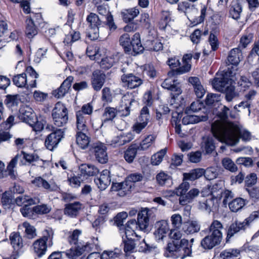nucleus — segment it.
<instances>
[{"label":"nucleus","instance_id":"nucleus-23","mask_svg":"<svg viewBox=\"0 0 259 259\" xmlns=\"http://www.w3.org/2000/svg\"><path fill=\"white\" fill-rule=\"evenodd\" d=\"M26 27L25 32L26 36L29 38H32L38 33L37 25L39 22H35L34 20L31 17L27 18L26 20Z\"/></svg>","mask_w":259,"mask_h":259},{"label":"nucleus","instance_id":"nucleus-53","mask_svg":"<svg viewBox=\"0 0 259 259\" xmlns=\"http://www.w3.org/2000/svg\"><path fill=\"white\" fill-rule=\"evenodd\" d=\"M143 176L142 174L139 173H133L128 175L125 179V181L127 182V184L132 186V188L134 186V183L140 182L143 180Z\"/></svg>","mask_w":259,"mask_h":259},{"label":"nucleus","instance_id":"nucleus-12","mask_svg":"<svg viewBox=\"0 0 259 259\" xmlns=\"http://www.w3.org/2000/svg\"><path fill=\"white\" fill-rule=\"evenodd\" d=\"M121 80L124 86L127 87L128 89H130L137 88L143 83V80L140 77L133 73L123 74L121 76Z\"/></svg>","mask_w":259,"mask_h":259},{"label":"nucleus","instance_id":"nucleus-10","mask_svg":"<svg viewBox=\"0 0 259 259\" xmlns=\"http://www.w3.org/2000/svg\"><path fill=\"white\" fill-rule=\"evenodd\" d=\"M86 20L89 28L88 36L91 40L97 39L99 37L100 28L104 27L105 23L102 21L99 16L94 13H91L87 16Z\"/></svg>","mask_w":259,"mask_h":259},{"label":"nucleus","instance_id":"nucleus-18","mask_svg":"<svg viewBox=\"0 0 259 259\" xmlns=\"http://www.w3.org/2000/svg\"><path fill=\"white\" fill-rule=\"evenodd\" d=\"M94 149L97 160L102 164L107 162L108 158L106 146L101 143H96Z\"/></svg>","mask_w":259,"mask_h":259},{"label":"nucleus","instance_id":"nucleus-19","mask_svg":"<svg viewBox=\"0 0 259 259\" xmlns=\"http://www.w3.org/2000/svg\"><path fill=\"white\" fill-rule=\"evenodd\" d=\"M82 204L79 201L69 203L65 205L64 213L70 218H76L81 210Z\"/></svg>","mask_w":259,"mask_h":259},{"label":"nucleus","instance_id":"nucleus-32","mask_svg":"<svg viewBox=\"0 0 259 259\" xmlns=\"http://www.w3.org/2000/svg\"><path fill=\"white\" fill-rule=\"evenodd\" d=\"M135 100L133 98L132 94H129L127 93L124 95L122 99V103L124 104V110H122L121 115L123 116H127L130 114V106L132 103L135 102Z\"/></svg>","mask_w":259,"mask_h":259},{"label":"nucleus","instance_id":"nucleus-58","mask_svg":"<svg viewBox=\"0 0 259 259\" xmlns=\"http://www.w3.org/2000/svg\"><path fill=\"white\" fill-rule=\"evenodd\" d=\"M115 62L116 61L113 57H107L102 59L100 62V66L103 69H108L111 68Z\"/></svg>","mask_w":259,"mask_h":259},{"label":"nucleus","instance_id":"nucleus-30","mask_svg":"<svg viewBox=\"0 0 259 259\" xmlns=\"http://www.w3.org/2000/svg\"><path fill=\"white\" fill-rule=\"evenodd\" d=\"M199 194V191L197 189H192L185 195H182L179 198V203L182 205H185L190 203Z\"/></svg>","mask_w":259,"mask_h":259},{"label":"nucleus","instance_id":"nucleus-9","mask_svg":"<svg viewBox=\"0 0 259 259\" xmlns=\"http://www.w3.org/2000/svg\"><path fill=\"white\" fill-rule=\"evenodd\" d=\"M52 117L55 127L66 128L68 121V112L64 104L57 102L52 110Z\"/></svg>","mask_w":259,"mask_h":259},{"label":"nucleus","instance_id":"nucleus-5","mask_svg":"<svg viewBox=\"0 0 259 259\" xmlns=\"http://www.w3.org/2000/svg\"><path fill=\"white\" fill-rule=\"evenodd\" d=\"M99 173V169L92 164H81L79 166V173L69 179L71 184L74 187H78L81 183L87 181L91 177L96 176Z\"/></svg>","mask_w":259,"mask_h":259},{"label":"nucleus","instance_id":"nucleus-29","mask_svg":"<svg viewBox=\"0 0 259 259\" xmlns=\"http://www.w3.org/2000/svg\"><path fill=\"white\" fill-rule=\"evenodd\" d=\"M139 13V9L137 7H134L124 10L121 14L123 21L128 22L134 21V18L137 17Z\"/></svg>","mask_w":259,"mask_h":259},{"label":"nucleus","instance_id":"nucleus-48","mask_svg":"<svg viewBox=\"0 0 259 259\" xmlns=\"http://www.w3.org/2000/svg\"><path fill=\"white\" fill-rule=\"evenodd\" d=\"M102 254L103 259H121L122 256L121 249L117 248L113 251H105Z\"/></svg>","mask_w":259,"mask_h":259},{"label":"nucleus","instance_id":"nucleus-47","mask_svg":"<svg viewBox=\"0 0 259 259\" xmlns=\"http://www.w3.org/2000/svg\"><path fill=\"white\" fill-rule=\"evenodd\" d=\"M13 83L19 88L25 87L27 84V76L25 73L14 76L12 78Z\"/></svg>","mask_w":259,"mask_h":259},{"label":"nucleus","instance_id":"nucleus-57","mask_svg":"<svg viewBox=\"0 0 259 259\" xmlns=\"http://www.w3.org/2000/svg\"><path fill=\"white\" fill-rule=\"evenodd\" d=\"M34 212L39 214H47L51 211V207L47 204L37 205L33 207Z\"/></svg>","mask_w":259,"mask_h":259},{"label":"nucleus","instance_id":"nucleus-61","mask_svg":"<svg viewBox=\"0 0 259 259\" xmlns=\"http://www.w3.org/2000/svg\"><path fill=\"white\" fill-rule=\"evenodd\" d=\"M1 200L2 205L5 208H10L12 204V198L11 193L7 192L4 193Z\"/></svg>","mask_w":259,"mask_h":259},{"label":"nucleus","instance_id":"nucleus-2","mask_svg":"<svg viewBox=\"0 0 259 259\" xmlns=\"http://www.w3.org/2000/svg\"><path fill=\"white\" fill-rule=\"evenodd\" d=\"M81 231L76 229L68 237V241L70 244L73 245L69 249L63 251L65 255L69 259H75L85 252H89L91 250L92 244L78 241V237Z\"/></svg>","mask_w":259,"mask_h":259},{"label":"nucleus","instance_id":"nucleus-33","mask_svg":"<svg viewBox=\"0 0 259 259\" xmlns=\"http://www.w3.org/2000/svg\"><path fill=\"white\" fill-rule=\"evenodd\" d=\"M242 56L241 51L239 48L232 49L228 57V61L230 64L237 65L240 62V57Z\"/></svg>","mask_w":259,"mask_h":259},{"label":"nucleus","instance_id":"nucleus-42","mask_svg":"<svg viewBox=\"0 0 259 259\" xmlns=\"http://www.w3.org/2000/svg\"><path fill=\"white\" fill-rule=\"evenodd\" d=\"M221 163L225 169L231 172H235L238 170L237 165L229 157L223 158L221 161Z\"/></svg>","mask_w":259,"mask_h":259},{"label":"nucleus","instance_id":"nucleus-21","mask_svg":"<svg viewBox=\"0 0 259 259\" xmlns=\"http://www.w3.org/2000/svg\"><path fill=\"white\" fill-rule=\"evenodd\" d=\"M19 156L17 155L14 158H13L7 167V170L5 169L4 163L0 161V179L4 177V172L8 173V175L11 177L12 179L15 178V175L14 172V168L15 167Z\"/></svg>","mask_w":259,"mask_h":259},{"label":"nucleus","instance_id":"nucleus-8","mask_svg":"<svg viewBox=\"0 0 259 259\" xmlns=\"http://www.w3.org/2000/svg\"><path fill=\"white\" fill-rule=\"evenodd\" d=\"M54 232L52 229L49 228L42 232V236L35 240L33 244V249L38 257H40L44 255L47 250V247L53 245Z\"/></svg>","mask_w":259,"mask_h":259},{"label":"nucleus","instance_id":"nucleus-13","mask_svg":"<svg viewBox=\"0 0 259 259\" xmlns=\"http://www.w3.org/2000/svg\"><path fill=\"white\" fill-rule=\"evenodd\" d=\"M154 233L155 238L157 241H162L169 230L168 223L166 220H161L156 222Z\"/></svg>","mask_w":259,"mask_h":259},{"label":"nucleus","instance_id":"nucleus-64","mask_svg":"<svg viewBox=\"0 0 259 259\" xmlns=\"http://www.w3.org/2000/svg\"><path fill=\"white\" fill-rule=\"evenodd\" d=\"M150 115L149 113V109L147 106H144L142 108L140 115L139 117V122H146L148 124Z\"/></svg>","mask_w":259,"mask_h":259},{"label":"nucleus","instance_id":"nucleus-24","mask_svg":"<svg viewBox=\"0 0 259 259\" xmlns=\"http://www.w3.org/2000/svg\"><path fill=\"white\" fill-rule=\"evenodd\" d=\"M132 188V186L127 184V182L124 180L121 183L112 182L111 191H117L118 195L123 197L126 195L128 192H130Z\"/></svg>","mask_w":259,"mask_h":259},{"label":"nucleus","instance_id":"nucleus-49","mask_svg":"<svg viewBox=\"0 0 259 259\" xmlns=\"http://www.w3.org/2000/svg\"><path fill=\"white\" fill-rule=\"evenodd\" d=\"M127 240L123 239L124 243V251L126 253L128 252H132L138 244V242L134 239L129 238L128 236H126Z\"/></svg>","mask_w":259,"mask_h":259},{"label":"nucleus","instance_id":"nucleus-36","mask_svg":"<svg viewBox=\"0 0 259 259\" xmlns=\"http://www.w3.org/2000/svg\"><path fill=\"white\" fill-rule=\"evenodd\" d=\"M76 143L82 149H86L90 143V138L83 132H77L76 135Z\"/></svg>","mask_w":259,"mask_h":259},{"label":"nucleus","instance_id":"nucleus-43","mask_svg":"<svg viewBox=\"0 0 259 259\" xmlns=\"http://www.w3.org/2000/svg\"><path fill=\"white\" fill-rule=\"evenodd\" d=\"M20 102V96L17 95H8L6 96L4 103L8 108L18 106Z\"/></svg>","mask_w":259,"mask_h":259},{"label":"nucleus","instance_id":"nucleus-38","mask_svg":"<svg viewBox=\"0 0 259 259\" xmlns=\"http://www.w3.org/2000/svg\"><path fill=\"white\" fill-rule=\"evenodd\" d=\"M119 44L123 48L125 53L131 52V46L132 39H131L130 35L127 33H124L119 38Z\"/></svg>","mask_w":259,"mask_h":259},{"label":"nucleus","instance_id":"nucleus-15","mask_svg":"<svg viewBox=\"0 0 259 259\" xmlns=\"http://www.w3.org/2000/svg\"><path fill=\"white\" fill-rule=\"evenodd\" d=\"M94 182L101 191L105 190L111 183L110 171L107 169L103 170L100 177L95 178Z\"/></svg>","mask_w":259,"mask_h":259},{"label":"nucleus","instance_id":"nucleus-14","mask_svg":"<svg viewBox=\"0 0 259 259\" xmlns=\"http://www.w3.org/2000/svg\"><path fill=\"white\" fill-rule=\"evenodd\" d=\"M19 118L28 124H33L36 119V115L32 109L28 107H23L19 109Z\"/></svg>","mask_w":259,"mask_h":259},{"label":"nucleus","instance_id":"nucleus-22","mask_svg":"<svg viewBox=\"0 0 259 259\" xmlns=\"http://www.w3.org/2000/svg\"><path fill=\"white\" fill-rule=\"evenodd\" d=\"M178 241H171L167 244L164 255L174 259L179 258Z\"/></svg>","mask_w":259,"mask_h":259},{"label":"nucleus","instance_id":"nucleus-46","mask_svg":"<svg viewBox=\"0 0 259 259\" xmlns=\"http://www.w3.org/2000/svg\"><path fill=\"white\" fill-rule=\"evenodd\" d=\"M156 178L157 183L160 186L169 187L172 183L170 177L163 172L158 174Z\"/></svg>","mask_w":259,"mask_h":259},{"label":"nucleus","instance_id":"nucleus-35","mask_svg":"<svg viewBox=\"0 0 259 259\" xmlns=\"http://www.w3.org/2000/svg\"><path fill=\"white\" fill-rule=\"evenodd\" d=\"M204 169L197 168L193 169L188 173H184L183 174L184 180L194 181L198 179L203 176Z\"/></svg>","mask_w":259,"mask_h":259},{"label":"nucleus","instance_id":"nucleus-50","mask_svg":"<svg viewBox=\"0 0 259 259\" xmlns=\"http://www.w3.org/2000/svg\"><path fill=\"white\" fill-rule=\"evenodd\" d=\"M155 140V137L154 136L152 135H148L142 141L139 146H137L138 150H147Z\"/></svg>","mask_w":259,"mask_h":259},{"label":"nucleus","instance_id":"nucleus-17","mask_svg":"<svg viewBox=\"0 0 259 259\" xmlns=\"http://www.w3.org/2000/svg\"><path fill=\"white\" fill-rule=\"evenodd\" d=\"M245 228L241 222L235 220L230 225L226 228L227 237L226 238V242H228L230 239L234 235L240 231H245Z\"/></svg>","mask_w":259,"mask_h":259},{"label":"nucleus","instance_id":"nucleus-59","mask_svg":"<svg viewBox=\"0 0 259 259\" xmlns=\"http://www.w3.org/2000/svg\"><path fill=\"white\" fill-rule=\"evenodd\" d=\"M166 154L165 150H161L159 152L153 155L151 157V163L153 165H158L163 160Z\"/></svg>","mask_w":259,"mask_h":259},{"label":"nucleus","instance_id":"nucleus-45","mask_svg":"<svg viewBox=\"0 0 259 259\" xmlns=\"http://www.w3.org/2000/svg\"><path fill=\"white\" fill-rule=\"evenodd\" d=\"M21 154L23 155V159L25 160L24 162L22 160L21 161V165H27V163L31 164L33 162L37 161L39 160V157L37 154L35 153L29 154L23 151H21Z\"/></svg>","mask_w":259,"mask_h":259},{"label":"nucleus","instance_id":"nucleus-25","mask_svg":"<svg viewBox=\"0 0 259 259\" xmlns=\"http://www.w3.org/2000/svg\"><path fill=\"white\" fill-rule=\"evenodd\" d=\"M179 258L184 259L187 256H191L192 253L190 245L188 243V240L183 238L178 241Z\"/></svg>","mask_w":259,"mask_h":259},{"label":"nucleus","instance_id":"nucleus-31","mask_svg":"<svg viewBox=\"0 0 259 259\" xmlns=\"http://www.w3.org/2000/svg\"><path fill=\"white\" fill-rule=\"evenodd\" d=\"M248 201L241 197H237L228 202L229 208L232 212H237L246 204Z\"/></svg>","mask_w":259,"mask_h":259},{"label":"nucleus","instance_id":"nucleus-7","mask_svg":"<svg viewBox=\"0 0 259 259\" xmlns=\"http://www.w3.org/2000/svg\"><path fill=\"white\" fill-rule=\"evenodd\" d=\"M46 130L52 133L46 137L45 145L47 149L53 151L64 138L66 128H59L52 124H48Z\"/></svg>","mask_w":259,"mask_h":259},{"label":"nucleus","instance_id":"nucleus-62","mask_svg":"<svg viewBox=\"0 0 259 259\" xmlns=\"http://www.w3.org/2000/svg\"><path fill=\"white\" fill-rule=\"evenodd\" d=\"M221 95L218 94H208L205 99V104L208 106H211L214 103L220 101Z\"/></svg>","mask_w":259,"mask_h":259},{"label":"nucleus","instance_id":"nucleus-51","mask_svg":"<svg viewBox=\"0 0 259 259\" xmlns=\"http://www.w3.org/2000/svg\"><path fill=\"white\" fill-rule=\"evenodd\" d=\"M213 205V200L211 198L207 199L204 201L199 202V208L208 213H210L212 210Z\"/></svg>","mask_w":259,"mask_h":259},{"label":"nucleus","instance_id":"nucleus-3","mask_svg":"<svg viewBox=\"0 0 259 259\" xmlns=\"http://www.w3.org/2000/svg\"><path fill=\"white\" fill-rule=\"evenodd\" d=\"M222 224L218 220H214L209 227L208 234L201 241V246L204 249H211L219 245L223 238L221 230Z\"/></svg>","mask_w":259,"mask_h":259},{"label":"nucleus","instance_id":"nucleus-20","mask_svg":"<svg viewBox=\"0 0 259 259\" xmlns=\"http://www.w3.org/2000/svg\"><path fill=\"white\" fill-rule=\"evenodd\" d=\"M144 48L142 46L139 33H136L132 38L131 46V52L127 53L128 55L136 56L143 52Z\"/></svg>","mask_w":259,"mask_h":259},{"label":"nucleus","instance_id":"nucleus-1","mask_svg":"<svg viewBox=\"0 0 259 259\" xmlns=\"http://www.w3.org/2000/svg\"><path fill=\"white\" fill-rule=\"evenodd\" d=\"M211 129L214 137L221 139L226 144L230 146L237 144L239 141L240 138L244 141L250 139V133L248 131L243 132L239 137L237 134V126L231 122L225 125L213 123Z\"/></svg>","mask_w":259,"mask_h":259},{"label":"nucleus","instance_id":"nucleus-52","mask_svg":"<svg viewBox=\"0 0 259 259\" xmlns=\"http://www.w3.org/2000/svg\"><path fill=\"white\" fill-rule=\"evenodd\" d=\"M223 93L225 94V99L228 102H231L233 99L238 96V94L235 92V87L230 84L226 88Z\"/></svg>","mask_w":259,"mask_h":259},{"label":"nucleus","instance_id":"nucleus-11","mask_svg":"<svg viewBox=\"0 0 259 259\" xmlns=\"http://www.w3.org/2000/svg\"><path fill=\"white\" fill-rule=\"evenodd\" d=\"M91 84L94 91L99 92L106 82V75L99 69L94 70L91 76Z\"/></svg>","mask_w":259,"mask_h":259},{"label":"nucleus","instance_id":"nucleus-55","mask_svg":"<svg viewBox=\"0 0 259 259\" xmlns=\"http://www.w3.org/2000/svg\"><path fill=\"white\" fill-rule=\"evenodd\" d=\"M214 140L212 138L208 137L204 141V150L206 154L211 153L215 149Z\"/></svg>","mask_w":259,"mask_h":259},{"label":"nucleus","instance_id":"nucleus-4","mask_svg":"<svg viewBox=\"0 0 259 259\" xmlns=\"http://www.w3.org/2000/svg\"><path fill=\"white\" fill-rule=\"evenodd\" d=\"M151 214L152 210L145 208L138 213L137 221L135 219H131L128 221L124 227L125 236H129L131 233L132 235L135 234V230L138 227L141 231H147L149 219Z\"/></svg>","mask_w":259,"mask_h":259},{"label":"nucleus","instance_id":"nucleus-27","mask_svg":"<svg viewBox=\"0 0 259 259\" xmlns=\"http://www.w3.org/2000/svg\"><path fill=\"white\" fill-rule=\"evenodd\" d=\"M134 139V135L131 132L122 133L115 137L112 140V144L117 146H122L130 142Z\"/></svg>","mask_w":259,"mask_h":259},{"label":"nucleus","instance_id":"nucleus-44","mask_svg":"<svg viewBox=\"0 0 259 259\" xmlns=\"http://www.w3.org/2000/svg\"><path fill=\"white\" fill-rule=\"evenodd\" d=\"M138 150L136 145H131L124 152V158L125 160L128 163H132L136 157Z\"/></svg>","mask_w":259,"mask_h":259},{"label":"nucleus","instance_id":"nucleus-54","mask_svg":"<svg viewBox=\"0 0 259 259\" xmlns=\"http://www.w3.org/2000/svg\"><path fill=\"white\" fill-rule=\"evenodd\" d=\"M185 181L186 180H184L183 182L175 190L176 194L178 196H180V197L185 195L189 189L190 184L188 182Z\"/></svg>","mask_w":259,"mask_h":259},{"label":"nucleus","instance_id":"nucleus-39","mask_svg":"<svg viewBox=\"0 0 259 259\" xmlns=\"http://www.w3.org/2000/svg\"><path fill=\"white\" fill-rule=\"evenodd\" d=\"M241 5L238 3L235 2L232 4L229 10V16L235 20L240 18L242 12Z\"/></svg>","mask_w":259,"mask_h":259},{"label":"nucleus","instance_id":"nucleus-63","mask_svg":"<svg viewBox=\"0 0 259 259\" xmlns=\"http://www.w3.org/2000/svg\"><path fill=\"white\" fill-rule=\"evenodd\" d=\"M104 22L105 23V26L106 25L108 27L109 30L111 33L115 31L117 28V25L114 21L113 16L112 15H108L106 18V21Z\"/></svg>","mask_w":259,"mask_h":259},{"label":"nucleus","instance_id":"nucleus-16","mask_svg":"<svg viewBox=\"0 0 259 259\" xmlns=\"http://www.w3.org/2000/svg\"><path fill=\"white\" fill-rule=\"evenodd\" d=\"M73 79L74 78L72 76L67 77L59 88L53 91V95L58 99L64 97L70 88Z\"/></svg>","mask_w":259,"mask_h":259},{"label":"nucleus","instance_id":"nucleus-60","mask_svg":"<svg viewBox=\"0 0 259 259\" xmlns=\"http://www.w3.org/2000/svg\"><path fill=\"white\" fill-rule=\"evenodd\" d=\"M14 120L15 117L13 115L9 116L6 121L0 124V131L11 128L16 123Z\"/></svg>","mask_w":259,"mask_h":259},{"label":"nucleus","instance_id":"nucleus-37","mask_svg":"<svg viewBox=\"0 0 259 259\" xmlns=\"http://www.w3.org/2000/svg\"><path fill=\"white\" fill-rule=\"evenodd\" d=\"M11 244L15 250H18L23 246L22 238L19 232H13L10 235Z\"/></svg>","mask_w":259,"mask_h":259},{"label":"nucleus","instance_id":"nucleus-26","mask_svg":"<svg viewBox=\"0 0 259 259\" xmlns=\"http://www.w3.org/2000/svg\"><path fill=\"white\" fill-rule=\"evenodd\" d=\"M183 231L186 234H193L200 231V225L197 221L189 220L182 224Z\"/></svg>","mask_w":259,"mask_h":259},{"label":"nucleus","instance_id":"nucleus-6","mask_svg":"<svg viewBox=\"0 0 259 259\" xmlns=\"http://www.w3.org/2000/svg\"><path fill=\"white\" fill-rule=\"evenodd\" d=\"M236 69L233 66L228 67L226 70L223 71L220 75L217 74L212 81V85L214 89L220 92H224L226 88L232 84L236 79Z\"/></svg>","mask_w":259,"mask_h":259},{"label":"nucleus","instance_id":"nucleus-56","mask_svg":"<svg viewBox=\"0 0 259 259\" xmlns=\"http://www.w3.org/2000/svg\"><path fill=\"white\" fill-rule=\"evenodd\" d=\"M218 173L215 168L210 167L204 169L203 176L207 180H212L217 177Z\"/></svg>","mask_w":259,"mask_h":259},{"label":"nucleus","instance_id":"nucleus-34","mask_svg":"<svg viewBox=\"0 0 259 259\" xmlns=\"http://www.w3.org/2000/svg\"><path fill=\"white\" fill-rule=\"evenodd\" d=\"M218 117L223 121L226 122L229 117L232 119H235L236 117L235 113L227 107L224 106L220 111L217 113Z\"/></svg>","mask_w":259,"mask_h":259},{"label":"nucleus","instance_id":"nucleus-41","mask_svg":"<svg viewBox=\"0 0 259 259\" xmlns=\"http://www.w3.org/2000/svg\"><path fill=\"white\" fill-rule=\"evenodd\" d=\"M117 111L115 108L108 107L105 108L104 112L102 115V121L106 122L108 121H112L116 116Z\"/></svg>","mask_w":259,"mask_h":259},{"label":"nucleus","instance_id":"nucleus-28","mask_svg":"<svg viewBox=\"0 0 259 259\" xmlns=\"http://www.w3.org/2000/svg\"><path fill=\"white\" fill-rule=\"evenodd\" d=\"M32 183L38 187H42L49 192L56 191L58 187L56 185H50L46 180L40 177L35 178Z\"/></svg>","mask_w":259,"mask_h":259},{"label":"nucleus","instance_id":"nucleus-40","mask_svg":"<svg viewBox=\"0 0 259 259\" xmlns=\"http://www.w3.org/2000/svg\"><path fill=\"white\" fill-rule=\"evenodd\" d=\"M179 68L172 69L168 73L169 76H174L183 74L189 72L191 68V65L189 63L183 62L182 66H178Z\"/></svg>","mask_w":259,"mask_h":259}]
</instances>
